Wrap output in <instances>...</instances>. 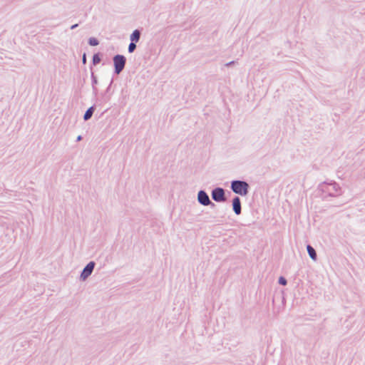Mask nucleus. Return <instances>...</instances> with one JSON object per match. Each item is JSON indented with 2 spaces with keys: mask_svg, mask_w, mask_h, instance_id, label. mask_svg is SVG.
Wrapping results in <instances>:
<instances>
[{
  "mask_svg": "<svg viewBox=\"0 0 365 365\" xmlns=\"http://www.w3.org/2000/svg\"><path fill=\"white\" fill-rule=\"evenodd\" d=\"M224 195V190L222 188H216L212 192V199L217 202L225 201Z\"/></svg>",
  "mask_w": 365,
  "mask_h": 365,
  "instance_id": "nucleus-3",
  "label": "nucleus"
},
{
  "mask_svg": "<svg viewBox=\"0 0 365 365\" xmlns=\"http://www.w3.org/2000/svg\"><path fill=\"white\" fill-rule=\"evenodd\" d=\"M279 284H281L282 285L287 284V280L282 277H279Z\"/></svg>",
  "mask_w": 365,
  "mask_h": 365,
  "instance_id": "nucleus-13",
  "label": "nucleus"
},
{
  "mask_svg": "<svg viewBox=\"0 0 365 365\" xmlns=\"http://www.w3.org/2000/svg\"><path fill=\"white\" fill-rule=\"evenodd\" d=\"M86 61V54H84L83 56V63H85Z\"/></svg>",
  "mask_w": 365,
  "mask_h": 365,
  "instance_id": "nucleus-14",
  "label": "nucleus"
},
{
  "mask_svg": "<svg viewBox=\"0 0 365 365\" xmlns=\"http://www.w3.org/2000/svg\"><path fill=\"white\" fill-rule=\"evenodd\" d=\"M307 252L310 256V257L313 259V260H316L317 259V254H316V252L314 250V249L310 246V245H307Z\"/></svg>",
  "mask_w": 365,
  "mask_h": 365,
  "instance_id": "nucleus-8",
  "label": "nucleus"
},
{
  "mask_svg": "<svg viewBox=\"0 0 365 365\" xmlns=\"http://www.w3.org/2000/svg\"><path fill=\"white\" fill-rule=\"evenodd\" d=\"M94 265H95L94 262H91L84 268V269L83 270V272L81 273V277L83 279L87 278L91 274V272H93V269L94 268Z\"/></svg>",
  "mask_w": 365,
  "mask_h": 365,
  "instance_id": "nucleus-4",
  "label": "nucleus"
},
{
  "mask_svg": "<svg viewBox=\"0 0 365 365\" xmlns=\"http://www.w3.org/2000/svg\"><path fill=\"white\" fill-rule=\"evenodd\" d=\"M232 205L234 212L237 215H240L241 213V204L240 198L238 197H236L233 199Z\"/></svg>",
  "mask_w": 365,
  "mask_h": 365,
  "instance_id": "nucleus-6",
  "label": "nucleus"
},
{
  "mask_svg": "<svg viewBox=\"0 0 365 365\" xmlns=\"http://www.w3.org/2000/svg\"><path fill=\"white\" fill-rule=\"evenodd\" d=\"M248 185L247 182L243 181H234L232 183V190L241 195H245L247 193Z\"/></svg>",
  "mask_w": 365,
  "mask_h": 365,
  "instance_id": "nucleus-1",
  "label": "nucleus"
},
{
  "mask_svg": "<svg viewBox=\"0 0 365 365\" xmlns=\"http://www.w3.org/2000/svg\"><path fill=\"white\" fill-rule=\"evenodd\" d=\"M135 48H136V46H135V43L131 42L128 46V51L130 53H132L135 49Z\"/></svg>",
  "mask_w": 365,
  "mask_h": 365,
  "instance_id": "nucleus-12",
  "label": "nucleus"
},
{
  "mask_svg": "<svg viewBox=\"0 0 365 365\" xmlns=\"http://www.w3.org/2000/svg\"><path fill=\"white\" fill-rule=\"evenodd\" d=\"M92 115H93V108H90L86 110V112L84 115V119L85 120L89 119L92 116Z\"/></svg>",
  "mask_w": 365,
  "mask_h": 365,
  "instance_id": "nucleus-9",
  "label": "nucleus"
},
{
  "mask_svg": "<svg viewBox=\"0 0 365 365\" xmlns=\"http://www.w3.org/2000/svg\"><path fill=\"white\" fill-rule=\"evenodd\" d=\"M81 139V136H78V140H80Z\"/></svg>",
  "mask_w": 365,
  "mask_h": 365,
  "instance_id": "nucleus-16",
  "label": "nucleus"
},
{
  "mask_svg": "<svg viewBox=\"0 0 365 365\" xmlns=\"http://www.w3.org/2000/svg\"><path fill=\"white\" fill-rule=\"evenodd\" d=\"M199 202L203 205H208L210 203L208 195L204 191H200L197 196Z\"/></svg>",
  "mask_w": 365,
  "mask_h": 365,
  "instance_id": "nucleus-5",
  "label": "nucleus"
},
{
  "mask_svg": "<svg viewBox=\"0 0 365 365\" xmlns=\"http://www.w3.org/2000/svg\"><path fill=\"white\" fill-rule=\"evenodd\" d=\"M140 39V32L138 30H135L130 36V41L132 42H138Z\"/></svg>",
  "mask_w": 365,
  "mask_h": 365,
  "instance_id": "nucleus-7",
  "label": "nucleus"
},
{
  "mask_svg": "<svg viewBox=\"0 0 365 365\" xmlns=\"http://www.w3.org/2000/svg\"><path fill=\"white\" fill-rule=\"evenodd\" d=\"M115 71L116 73H120L123 69L125 64V58L122 55H116L113 58Z\"/></svg>",
  "mask_w": 365,
  "mask_h": 365,
  "instance_id": "nucleus-2",
  "label": "nucleus"
},
{
  "mask_svg": "<svg viewBox=\"0 0 365 365\" xmlns=\"http://www.w3.org/2000/svg\"><path fill=\"white\" fill-rule=\"evenodd\" d=\"M76 26H77V25H76H76H73V26H71V29H74V28H76Z\"/></svg>",
  "mask_w": 365,
  "mask_h": 365,
  "instance_id": "nucleus-15",
  "label": "nucleus"
},
{
  "mask_svg": "<svg viewBox=\"0 0 365 365\" xmlns=\"http://www.w3.org/2000/svg\"><path fill=\"white\" fill-rule=\"evenodd\" d=\"M101 61V57L98 54H95L93 57V64H98Z\"/></svg>",
  "mask_w": 365,
  "mask_h": 365,
  "instance_id": "nucleus-10",
  "label": "nucleus"
},
{
  "mask_svg": "<svg viewBox=\"0 0 365 365\" xmlns=\"http://www.w3.org/2000/svg\"><path fill=\"white\" fill-rule=\"evenodd\" d=\"M89 44L91 46H97L98 45V41L95 38H91L89 39Z\"/></svg>",
  "mask_w": 365,
  "mask_h": 365,
  "instance_id": "nucleus-11",
  "label": "nucleus"
}]
</instances>
